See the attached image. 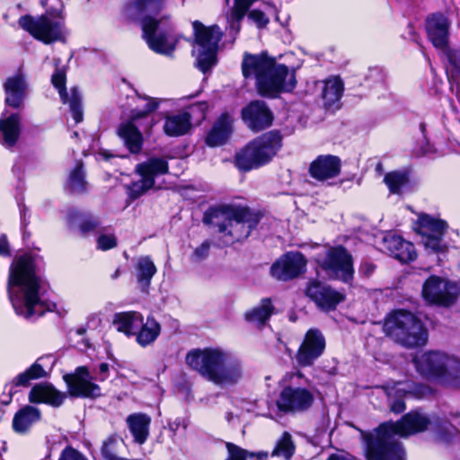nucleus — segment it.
I'll return each instance as SVG.
<instances>
[{
    "label": "nucleus",
    "mask_w": 460,
    "mask_h": 460,
    "mask_svg": "<svg viewBox=\"0 0 460 460\" xmlns=\"http://www.w3.org/2000/svg\"><path fill=\"white\" fill-rule=\"evenodd\" d=\"M403 385L402 383H396L393 387H386L387 396L392 400H394L391 402V411L395 413H400L404 411L405 405L402 400V397L405 394L406 389L405 387H401Z\"/></svg>",
    "instance_id": "obj_43"
},
{
    "label": "nucleus",
    "mask_w": 460,
    "mask_h": 460,
    "mask_svg": "<svg viewBox=\"0 0 460 460\" xmlns=\"http://www.w3.org/2000/svg\"><path fill=\"white\" fill-rule=\"evenodd\" d=\"M123 441L117 435H111L102 443V455L106 460L118 458L117 448Z\"/></svg>",
    "instance_id": "obj_47"
},
{
    "label": "nucleus",
    "mask_w": 460,
    "mask_h": 460,
    "mask_svg": "<svg viewBox=\"0 0 460 460\" xmlns=\"http://www.w3.org/2000/svg\"><path fill=\"white\" fill-rule=\"evenodd\" d=\"M194 31V44L192 54L196 58V66L206 73L217 62L218 43L222 31L217 25L205 26L199 21L192 22Z\"/></svg>",
    "instance_id": "obj_12"
},
{
    "label": "nucleus",
    "mask_w": 460,
    "mask_h": 460,
    "mask_svg": "<svg viewBox=\"0 0 460 460\" xmlns=\"http://www.w3.org/2000/svg\"><path fill=\"white\" fill-rule=\"evenodd\" d=\"M269 453L266 451H260L258 453H249L248 456H256L259 460H264L268 457Z\"/></svg>",
    "instance_id": "obj_56"
},
{
    "label": "nucleus",
    "mask_w": 460,
    "mask_h": 460,
    "mask_svg": "<svg viewBox=\"0 0 460 460\" xmlns=\"http://www.w3.org/2000/svg\"><path fill=\"white\" fill-rule=\"evenodd\" d=\"M47 361H50L49 366L51 367L54 364L52 356L48 355L40 357L29 368L13 379L9 389V400L4 402L5 404L9 403L12 394L15 393V391H13L14 387H27L32 380L46 377L48 376L49 372L46 370Z\"/></svg>",
    "instance_id": "obj_24"
},
{
    "label": "nucleus",
    "mask_w": 460,
    "mask_h": 460,
    "mask_svg": "<svg viewBox=\"0 0 460 460\" xmlns=\"http://www.w3.org/2000/svg\"><path fill=\"white\" fill-rule=\"evenodd\" d=\"M153 125H154V122L152 121V122H150V123L148 124L147 128H151Z\"/></svg>",
    "instance_id": "obj_60"
},
{
    "label": "nucleus",
    "mask_w": 460,
    "mask_h": 460,
    "mask_svg": "<svg viewBox=\"0 0 460 460\" xmlns=\"http://www.w3.org/2000/svg\"><path fill=\"white\" fill-rule=\"evenodd\" d=\"M151 418L145 413L130 414L127 418V423L135 442L144 444L149 435Z\"/></svg>",
    "instance_id": "obj_35"
},
{
    "label": "nucleus",
    "mask_w": 460,
    "mask_h": 460,
    "mask_svg": "<svg viewBox=\"0 0 460 460\" xmlns=\"http://www.w3.org/2000/svg\"><path fill=\"white\" fill-rule=\"evenodd\" d=\"M21 131L20 114L3 112L0 118V142L6 147H13L17 143Z\"/></svg>",
    "instance_id": "obj_29"
},
{
    "label": "nucleus",
    "mask_w": 460,
    "mask_h": 460,
    "mask_svg": "<svg viewBox=\"0 0 460 460\" xmlns=\"http://www.w3.org/2000/svg\"><path fill=\"white\" fill-rule=\"evenodd\" d=\"M242 73L246 79H254L261 95L275 97L280 92H289L296 86L295 71L279 64L267 53L245 52L242 61Z\"/></svg>",
    "instance_id": "obj_4"
},
{
    "label": "nucleus",
    "mask_w": 460,
    "mask_h": 460,
    "mask_svg": "<svg viewBox=\"0 0 460 460\" xmlns=\"http://www.w3.org/2000/svg\"><path fill=\"white\" fill-rule=\"evenodd\" d=\"M242 118L249 128L259 131L270 127L272 114L263 102L254 101L242 111Z\"/></svg>",
    "instance_id": "obj_25"
},
{
    "label": "nucleus",
    "mask_w": 460,
    "mask_h": 460,
    "mask_svg": "<svg viewBox=\"0 0 460 460\" xmlns=\"http://www.w3.org/2000/svg\"><path fill=\"white\" fill-rule=\"evenodd\" d=\"M94 377L86 367H78L73 373L64 376L71 396L96 398L101 396V387L93 382Z\"/></svg>",
    "instance_id": "obj_18"
},
{
    "label": "nucleus",
    "mask_w": 460,
    "mask_h": 460,
    "mask_svg": "<svg viewBox=\"0 0 460 460\" xmlns=\"http://www.w3.org/2000/svg\"><path fill=\"white\" fill-rule=\"evenodd\" d=\"M413 363L421 376L446 386L460 387V360L454 355L429 350L416 355Z\"/></svg>",
    "instance_id": "obj_7"
},
{
    "label": "nucleus",
    "mask_w": 460,
    "mask_h": 460,
    "mask_svg": "<svg viewBox=\"0 0 460 460\" xmlns=\"http://www.w3.org/2000/svg\"><path fill=\"white\" fill-rule=\"evenodd\" d=\"M40 279L35 274L33 260L29 255L17 259L10 269L7 284L9 299L15 313L31 319L42 315L49 308L40 296Z\"/></svg>",
    "instance_id": "obj_2"
},
{
    "label": "nucleus",
    "mask_w": 460,
    "mask_h": 460,
    "mask_svg": "<svg viewBox=\"0 0 460 460\" xmlns=\"http://www.w3.org/2000/svg\"><path fill=\"white\" fill-rule=\"evenodd\" d=\"M374 270L375 266L372 263L368 262L362 264V266L360 267V271L367 276L372 274Z\"/></svg>",
    "instance_id": "obj_55"
},
{
    "label": "nucleus",
    "mask_w": 460,
    "mask_h": 460,
    "mask_svg": "<svg viewBox=\"0 0 460 460\" xmlns=\"http://www.w3.org/2000/svg\"><path fill=\"white\" fill-rule=\"evenodd\" d=\"M441 52L447 58L448 65L447 69L453 76L460 77V50L452 49L447 46V49H442Z\"/></svg>",
    "instance_id": "obj_46"
},
{
    "label": "nucleus",
    "mask_w": 460,
    "mask_h": 460,
    "mask_svg": "<svg viewBox=\"0 0 460 460\" xmlns=\"http://www.w3.org/2000/svg\"><path fill=\"white\" fill-rule=\"evenodd\" d=\"M6 105L19 109L22 106L27 94L28 84L24 75L17 73L6 78L4 83Z\"/></svg>",
    "instance_id": "obj_26"
},
{
    "label": "nucleus",
    "mask_w": 460,
    "mask_h": 460,
    "mask_svg": "<svg viewBox=\"0 0 460 460\" xmlns=\"http://www.w3.org/2000/svg\"><path fill=\"white\" fill-rule=\"evenodd\" d=\"M447 227L446 221L426 213H420L414 223V229L420 235L425 249L435 253H443L447 250L443 241Z\"/></svg>",
    "instance_id": "obj_13"
},
{
    "label": "nucleus",
    "mask_w": 460,
    "mask_h": 460,
    "mask_svg": "<svg viewBox=\"0 0 460 460\" xmlns=\"http://www.w3.org/2000/svg\"><path fill=\"white\" fill-rule=\"evenodd\" d=\"M212 220L226 244L246 239L259 223V217L250 209L234 205H222L215 208Z\"/></svg>",
    "instance_id": "obj_6"
},
{
    "label": "nucleus",
    "mask_w": 460,
    "mask_h": 460,
    "mask_svg": "<svg viewBox=\"0 0 460 460\" xmlns=\"http://www.w3.org/2000/svg\"><path fill=\"white\" fill-rule=\"evenodd\" d=\"M385 182L390 192L399 193L401 189L408 182V176L402 172H391L385 176Z\"/></svg>",
    "instance_id": "obj_45"
},
{
    "label": "nucleus",
    "mask_w": 460,
    "mask_h": 460,
    "mask_svg": "<svg viewBox=\"0 0 460 460\" xmlns=\"http://www.w3.org/2000/svg\"><path fill=\"white\" fill-rule=\"evenodd\" d=\"M232 117L227 113L222 114L208 132L207 145L215 147L225 144L232 132Z\"/></svg>",
    "instance_id": "obj_33"
},
{
    "label": "nucleus",
    "mask_w": 460,
    "mask_h": 460,
    "mask_svg": "<svg viewBox=\"0 0 460 460\" xmlns=\"http://www.w3.org/2000/svg\"><path fill=\"white\" fill-rule=\"evenodd\" d=\"M136 270L138 282L142 283L145 287L150 284L152 278L156 273V267L148 256L138 258Z\"/></svg>",
    "instance_id": "obj_42"
},
{
    "label": "nucleus",
    "mask_w": 460,
    "mask_h": 460,
    "mask_svg": "<svg viewBox=\"0 0 460 460\" xmlns=\"http://www.w3.org/2000/svg\"><path fill=\"white\" fill-rule=\"evenodd\" d=\"M382 249L402 262L411 261L417 257V252L411 243L393 234H387L383 237Z\"/></svg>",
    "instance_id": "obj_27"
},
{
    "label": "nucleus",
    "mask_w": 460,
    "mask_h": 460,
    "mask_svg": "<svg viewBox=\"0 0 460 460\" xmlns=\"http://www.w3.org/2000/svg\"><path fill=\"white\" fill-rule=\"evenodd\" d=\"M458 294L459 288L455 283L438 276H430L422 286V297L429 304L450 306Z\"/></svg>",
    "instance_id": "obj_17"
},
{
    "label": "nucleus",
    "mask_w": 460,
    "mask_h": 460,
    "mask_svg": "<svg viewBox=\"0 0 460 460\" xmlns=\"http://www.w3.org/2000/svg\"><path fill=\"white\" fill-rule=\"evenodd\" d=\"M195 107H197L198 109H199V110H200V111H201L202 113H204V111H207V109H208V103H207V102H200V103H199V104H196V105L191 106V108H192V109H193V108H195Z\"/></svg>",
    "instance_id": "obj_57"
},
{
    "label": "nucleus",
    "mask_w": 460,
    "mask_h": 460,
    "mask_svg": "<svg viewBox=\"0 0 460 460\" xmlns=\"http://www.w3.org/2000/svg\"><path fill=\"white\" fill-rule=\"evenodd\" d=\"M211 243L208 241L203 242L199 247H197L190 259L194 262H199L203 261L208 256L209 250H210Z\"/></svg>",
    "instance_id": "obj_49"
},
{
    "label": "nucleus",
    "mask_w": 460,
    "mask_h": 460,
    "mask_svg": "<svg viewBox=\"0 0 460 460\" xmlns=\"http://www.w3.org/2000/svg\"><path fill=\"white\" fill-rule=\"evenodd\" d=\"M53 85L58 90L60 98L64 103L69 105L75 122L80 123L83 121L84 113L82 109V96L76 88H72L70 93L66 92V74L64 71L57 70L51 78Z\"/></svg>",
    "instance_id": "obj_22"
},
{
    "label": "nucleus",
    "mask_w": 460,
    "mask_h": 460,
    "mask_svg": "<svg viewBox=\"0 0 460 460\" xmlns=\"http://www.w3.org/2000/svg\"><path fill=\"white\" fill-rule=\"evenodd\" d=\"M308 382L299 370L287 372L280 381L281 390L276 400L278 410L285 414H294L311 408L314 395L308 387L302 385Z\"/></svg>",
    "instance_id": "obj_8"
},
{
    "label": "nucleus",
    "mask_w": 460,
    "mask_h": 460,
    "mask_svg": "<svg viewBox=\"0 0 460 460\" xmlns=\"http://www.w3.org/2000/svg\"><path fill=\"white\" fill-rule=\"evenodd\" d=\"M249 18L252 20L260 28L265 27L269 22V19L266 17V15L259 10L251 11L249 13Z\"/></svg>",
    "instance_id": "obj_52"
},
{
    "label": "nucleus",
    "mask_w": 460,
    "mask_h": 460,
    "mask_svg": "<svg viewBox=\"0 0 460 460\" xmlns=\"http://www.w3.org/2000/svg\"><path fill=\"white\" fill-rule=\"evenodd\" d=\"M144 110L135 109L132 111L130 119L121 123L118 128V135L123 140L124 145L133 154H137L142 149L143 137L137 128L136 122L145 119L147 115L155 111L159 106V101L155 98L145 97Z\"/></svg>",
    "instance_id": "obj_15"
},
{
    "label": "nucleus",
    "mask_w": 460,
    "mask_h": 460,
    "mask_svg": "<svg viewBox=\"0 0 460 460\" xmlns=\"http://www.w3.org/2000/svg\"><path fill=\"white\" fill-rule=\"evenodd\" d=\"M281 136L276 131L267 132L236 153L234 164L240 171L257 169L272 160L280 149Z\"/></svg>",
    "instance_id": "obj_10"
},
{
    "label": "nucleus",
    "mask_w": 460,
    "mask_h": 460,
    "mask_svg": "<svg viewBox=\"0 0 460 460\" xmlns=\"http://www.w3.org/2000/svg\"><path fill=\"white\" fill-rule=\"evenodd\" d=\"M296 452V444L292 435L285 431L276 440L275 447L271 452L273 457H282L284 460H291Z\"/></svg>",
    "instance_id": "obj_39"
},
{
    "label": "nucleus",
    "mask_w": 460,
    "mask_h": 460,
    "mask_svg": "<svg viewBox=\"0 0 460 460\" xmlns=\"http://www.w3.org/2000/svg\"><path fill=\"white\" fill-rule=\"evenodd\" d=\"M18 23L33 38L45 44L64 42L67 36L64 17L58 11H47L37 17L24 15L19 19Z\"/></svg>",
    "instance_id": "obj_11"
},
{
    "label": "nucleus",
    "mask_w": 460,
    "mask_h": 460,
    "mask_svg": "<svg viewBox=\"0 0 460 460\" xmlns=\"http://www.w3.org/2000/svg\"><path fill=\"white\" fill-rule=\"evenodd\" d=\"M315 261L330 278L347 282L353 277L352 257L342 246L326 248Z\"/></svg>",
    "instance_id": "obj_14"
},
{
    "label": "nucleus",
    "mask_w": 460,
    "mask_h": 460,
    "mask_svg": "<svg viewBox=\"0 0 460 460\" xmlns=\"http://www.w3.org/2000/svg\"><path fill=\"white\" fill-rule=\"evenodd\" d=\"M376 170H377V171H381V170H382V164H378L376 165Z\"/></svg>",
    "instance_id": "obj_59"
},
{
    "label": "nucleus",
    "mask_w": 460,
    "mask_h": 460,
    "mask_svg": "<svg viewBox=\"0 0 460 460\" xmlns=\"http://www.w3.org/2000/svg\"><path fill=\"white\" fill-rule=\"evenodd\" d=\"M186 364L221 388L237 385L244 373L242 361L221 348L192 349L186 355Z\"/></svg>",
    "instance_id": "obj_3"
},
{
    "label": "nucleus",
    "mask_w": 460,
    "mask_h": 460,
    "mask_svg": "<svg viewBox=\"0 0 460 460\" xmlns=\"http://www.w3.org/2000/svg\"><path fill=\"white\" fill-rule=\"evenodd\" d=\"M9 247L6 237L4 235L0 237V255H8Z\"/></svg>",
    "instance_id": "obj_54"
},
{
    "label": "nucleus",
    "mask_w": 460,
    "mask_h": 460,
    "mask_svg": "<svg viewBox=\"0 0 460 460\" xmlns=\"http://www.w3.org/2000/svg\"><path fill=\"white\" fill-rule=\"evenodd\" d=\"M66 218L70 227H78L83 234H88L100 226L98 218L82 214L75 208L68 209Z\"/></svg>",
    "instance_id": "obj_38"
},
{
    "label": "nucleus",
    "mask_w": 460,
    "mask_h": 460,
    "mask_svg": "<svg viewBox=\"0 0 460 460\" xmlns=\"http://www.w3.org/2000/svg\"><path fill=\"white\" fill-rule=\"evenodd\" d=\"M28 398L32 403H47L58 407L63 403L66 394L56 390L50 384H40L31 389Z\"/></svg>",
    "instance_id": "obj_30"
},
{
    "label": "nucleus",
    "mask_w": 460,
    "mask_h": 460,
    "mask_svg": "<svg viewBox=\"0 0 460 460\" xmlns=\"http://www.w3.org/2000/svg\"><path fill=\"white\" fill-rule=\"evenodd\" d=\"M447 421L436 416L428 417L419 411H412L397 422L380 425L373 433L364 435L367 460H405L402 445L395 441L394 435L407 437L421 432L429 427L438 431ZM327 460H356L353 456L333 454Z\"/></svg>",
    "instance_id": "obj_1"
},
{
    "label": "nucleus",
    "mask_w": 460,
    "mask_h": 460,
    "mask_svg": "<svg viewBox=\"0 0 460 460\" xmlns=\"http://www.w3.org/2000/svg\"><path fill=\"white\" fill-rule=\"evenodd\" d=\"M226 449L228 456L226 460H246L248 457V451L237 447L233 443H226Z\"/></svg>",
    "instance_id": "obj_48"
},
{
    "label": "nucleus",
    "mask_w": 460,
    "mask_h": 460,
    "mask_svg": "<svg viewBox=\"0 0 460 460\" xmlns=\"http://www.w3.org/2000/svg\"><path fill=\"white\" fill-rule=\"evenodd\" d=\"M143 318L142 314L137 311L119 312L113 315L112 325L117 332L131 337L140 328Z\"/></svg>",
    "instance_id": "obj_31"
},
{
    "label": "nucleus",
    "mask_w": 460,
    "mask_h": 460,
    "mask_svg": "<svg viewBox=\"0 0 460 460\" xmlns=\"http://www.w3.org/2000/svg\"><path fill=\"white\" fill-rule=\"evenodd\" d=\"M451 22L443 13H437L426 19V31L432 45L440 51L449 46V29Z\"/></svg>",
    "instance_id": "obj_21"
},
{
    "label": "nucleus",
    "mask_w": 460,
    "mask_h": 460,
    "mask_svg": "<svg viewBox=\"0 0 460 460\" xmlns=\"http://www.w3.org/2000/svg\"><path fill=\"white\" fill-rule=\"evenodd\" d=\"M58 460H88L79 451L71 447H66L60 454Z\"/></svg>",
    "instance_id": "obj_51"
},
{
    "label": "nucleus",
    "mask_w": 460,
    "mask_h": 460,
    "mask_svg": "<svg viewBox=\"0 0 460 460\" xmlns=\"http://www.w3.org/2000/svg\"><path fill=\"white\" fill-rule=\"evenodd\" d=\"M96 377L98 381L103 382L108 378L109 376V364L101 363L98 367Z\"/></svg>",
    "instance_id": "obj_53"
},
{
    "label": "nucleus",
    "mask_w": 460,
    "mask_h": 460,
    "mask_svg": "<svg viewBox=\"0 0 460 460\" xmlns=\"http://www.w3.org/2000/svg\"><path fill=\"white\" fill-rule=\"evenodd\" d=\"M40 417L41 412L38 408L25 405L14 414L12 422L13 429L18 434H25L40 421Z\"/></svg>",
    "instance_id": "obj_32"
},
{
    "label": "nucleus",
    "mask_w": 460,
    "mask_h": 460,
    "mask_svg": "<svg viewBox=\"0 0 460 460\" xmlns=\"http://www.w3.org/2000/svg\"><path fill=\"white\" fill-rule=\"evenodd\" d=\"M164 5V0H135L127 6V14L141 22L143 36L153 51L171 56L178 41L172 34V25L166 16L159 20L153 17Z\"/></svg>",
    "instance_id": "obj_5"
},
{
    "label": "nucleus",
    "mask_w": 460,
    "mask_h": 460,
    "mask_svg": "<svg viewBox=\"0 0 460 460\" xmlns=\"http://www.w3.org/2000/svg\"><path fill=\"white\" fill-rule=\"evenodd\" d=\"M232 417H233V416H232V414H230V413L227 415V420H228V421H230V420H231V418H232Z\"/></svg>",
    "instance_id": "obj_61"
},
{
    "label": "nucleus",
    "mask_w": 460,
    "mask_h": 460,
    "mask_svg": "<svg viewBox=\"0 0 460 460\" xmlns=\"http://www.w3.org/2000/svg\"><path fill=\"white\" fill-rule=\"evenodd\" d=\"M167 161L163 157H150L146 161L137 164L136 173L139 179L134 181L128 187V194L132 199H137L155 186V180L160 175L168 172Z\"/></svg>",
    "instance_id": "obj_16"
},
{
    "label": "nucleus",
    "mask_w": 460,
    "mask_h": 460,
    "mask_svg": "<svg viewBox=\"0 0 460 460\" xmlns=\"http://www.w3.org/2000/svg\"><path fill=\"white\" fill-rule=\"evenodd\" d=\"M254 0H235L231 13L227 16V23L231 31L237 33L240 22Z\"/></svg>",
    "instance_id": "obj_41"
},
{
    "label": "nucleus",
    "mask_w": 460,
    "mask_h": 460,
    "mask_svg": "<svg viewBox=\"0 0 460 460\" xmlns=\"http://www.w3.org/2000/svg\"><path fill=\"white\" fill-rule=\"evenodd\" d=\"M119 274V270H116V272L114 273V275L112 276L113 279L117 278Z\"/></svg>",
    "instance_id": "obj_58"
},
{
    "label": "nucleus",
    "mask_w": 460,
    "mask_h": 460,
    "mask_svg": "<svg viewBox=\"0 0 460 460\" xmlns=\"http://www.w3.org/2000/svg\"><path fill=\"white\" fill-rule=\"evenodd\" d=\"M73 136H74L75 137H78V133L75 131V132H74V133H73Z\"/></svg>",
    "instance_id": "obj_62"
},
{
    "label": "nucleus",
    "mask_w": 460,
    "mask_h": 460,
    "mask_svg": "<svg viewBox=\"0 0 460 460\" xmlns=\"http://www.w3.org/2000/svg\"><path fill=\"white\" fill-rule=\"evenodd\" d=\"M117 244V241L114 235L112 234H102L97 239V246L98 249L106 251L115 247Z\"/></svg>",
    "instance_id": "obj_50"
},
{
    "label": "nucleus",
    "mask_w": 460,
    "mask_h": 460,
    "mask_svg": "<svg viewBox=\"0 0 460 460\" xmlns=\"http://www.w3.org/2000/svg\"><path fill=\"white\" fill-rule=\"evenodd\" d=\"M273 312V305L270 299L264 298L261 304L245 314L247 321L261 326L269 320Z\"/></svg>",
    "instance_id": "obj_40"
},
{
    "label": "nucleus",
    "mask_w": 460,
    "mask_h": 460,
    "mask_svg": "<svg viewBox=\"0 0 460 460\" xmlns=\"http://www.w3.org/2000/svg\"><path fill=\"white\" fill-rule=\"evenodd\" d=\"M341 160L338 156L319 155L312 162L309 172L313 178L326 181L337 177L341 172Z\"/></svg>",
    "instance_id": "obj_28"
},
{
    "label": "nucleus",
    "mask_w": 460,
    "mask_h": 460,
    "mask_svg": "<svg viewBox=\"0 0 460 460\" xmlns=\"http://www.w3.org/2000/svg\"><path fill=\"white\" fill-rule=\"evenodd\" d=\"M325 349V339L318 329L306 332L304 340L295 356L300 367H310L319 358Z\"/></svg>",
    "instance_id": "obj_19"
},
{
    "label": "nucleus",
    "mask_w": 460,
    "mask_h": 460,
    "mask_svg": "<svg viewBox=\"0 0 460 460\" xmlns=\"http://www.w3.org/2000/svg\"><path fill=\"white\" fill-rule=\"evenodd\" d=\"M226 4H228V3H229V0H226Z\"/></svg>",
    "instance_id": "obj_63"
},
{
    "label": "nucleus",
    "mask_w": 460,
    "mask_h": 460,
    "mask_svg": "<svg viewBox=\"0 0 460 460\" xmlns=\"http://www.w3.org/2000/svg\"><path fill=\"white\" fill-rule=\"evenodd\" d=\"M190 127V114L181 112L165 118L164 131L169 137H180L188 133Z\"/></svg>",
    "instance_id": "obj_36"
},
{
    "label": "nucleus",
    "mask_w": 460,
    "mask_h": 460,
    "mask_svg": "<svg viewBox=\"0 0 460 460\" xmlns=\"http://www.w3.org/2000/svg\"><path fill=\"white\" fill-rule=\"evenodd\" d=\"M161 332L160 323L153 317L148 316L142 320L140 328L136 333V341L141 347H146L155 341Z\"/></svg>",
    "instance_id": "obj_37"
},
{
    "label": "nucleus",
    "mask_w": 460,
    "mask_h": 460,
    "mask_svg": "<svg viewBox=\"0 0 460 460\" xmlns=\"http://www.w3.org/2000/svg\"><path fill=\"white\" fill-rule=\"evenodd\" d=\"M305 294L323 310L334 309L344 299V295L318 281L309 283Z\"/></svg>",
    "instance_id": "obj_23"
},
{
    "label": "nucleus",
    "mask_w": 460,
    "mask_h": 460,
    "mask_svg": "<svg viewBox=\"0 0 460 460\" xmlns=\"http://www.w3.org/2000/svg\"><path fill=\"white\" fill-rule=\"evenodd\" d=\"M67 188L71 192L81 193L85 190L86 181L82 164H78L69 174Z\"/></svg>",
    "instance_id": "obj_44"
},
{
    "label": "nucleus",
    "mask_w": 460,
    "mask_h": 460,
    "mask_svg": "<svg viewBox=\"0 0 460 460\" xmlns=\"http://www.w3.org/2000/svg\"><path fill=\"white\" fill-rule=\"evenodd\" d=\"M322 84L321 97L323 105L326 108H337L344 91L342 81L338 76H332L324 80Z\"/></svg>",
    "instance_id": "obj_34"
},
{
    "label": "nucleus",
    "mask_w": 460,
    "mask_h": 460,
    "mask_svg": "<svg viewBox=\"0 0 460 460\" xmlns=\"http://www.w3.org/2000/svg\"><path fill=\"white\" fill-rule=\"evenodd\" d=\"M385 332L396 342L407 348L424 346L428 331L423 323L412 313L396 310L385 319Z\"/></svg>",
    "instance_id": "obj_9"
},
{
    "label": "nucleus",
    "mask_w": 460,
    "mask_h": 460,
    "mask_svg": "<svg viewBox=\"0 0 460 460\" xmlns=\"http://www.w3.org/2000/svg\"><path fill=\"white\" fill-rule=\"evenodd\" d=\"M306 260L298 252H289L275 261L271 268V275L279 280H289L298 277L306 268Z\"/></svg>",
    "instance_id": "obj_20"
}]
</instances>
